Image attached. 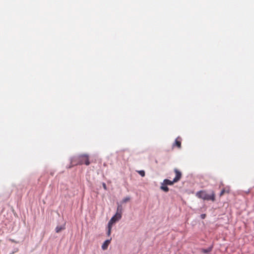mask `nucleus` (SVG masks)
I'll return each mask as SVG.
<instances>
[{
    "label": "nucleus",
    "instance_id": "obj_1",
    "mask_svg": "<svg viewBox=\"0 0 254 254\" xmlns=\"http://www.w3.org/2000/svg\"><path fill=\"white\" fill-rule=\"evenodd\" d=\"M70 164L71 166L82 164L89 165L90 164L89 156L87 154H81L74 156L71 158Z\"/></svg>",
    "mask_w": 254,
    "mask_h": 254
},
{
    "label": "nucleus",
    "instance_id": "obj_16",
    "mask_svg": "<svg viewBox=\"0 0 254 254\" xmlns=\"http://www.w3.org/2000/svg\"><path fill=\"white\" fill-rule=\"evenodd\" d=\"M206 217V214H202L201 215H200V217L201 219H204Z\"/></svg>",
    "mask_w": 254,
    "mask_h": 254
},
{
    "label": "nucleus",
    "instance_id": "obj_2",
    "mask_svg": "<svg viewBox=\"0 0 254 254\" xmlns=\"http://www.w3.org/2000/svg\"><path fill=\"white\" fill-rule=\"evenodd\" d=\"M196 196L203 200H212V201L215 200V193L213 191L211 194H208L205 191L200 190L196 193Z\"/></svg>",
    "mask_w": 254,
    "mask_h": 254
},
{
    "label": "nucleus",
    "instance_id": "obj_12",
    "mask_svg": "<svg viewBox=\"0 0 254 254\" xmlns=\"http://www.w3.org/2000/svg\"><path fill=\"white\" fill-rule=\"evenodd\" d=\"M130 197L127 196V197H126L125 198H124L123 200H122V202L123 203H126L127 202L129 201L130 200Z\"/></svg>",
    "mask_w": 254,
    "mask_h": 254
},
{
    "label": "nucleus",
    "instance_id": "obj_8",
    "mask_svg": "<svg viewBox=\"0 0 254 254\" xmlns=\"http://www.w3.org/2000/svg\"><path fill=\"white\" fill-rule=\"evenodd\" d=\"M65 225H62V226H57V227L56 228V232L57 233H59L61 231L65 229Z\"/></svg>",
    "mask_w": 254,
    "mask_h": 254
},
{
    "label": "nucleus",
    "instance_id": "obj_18",
    "mask_svg": "<svg viewBox=\"0 0 254 254\" xmlns=\"http://www.w3.org/2000/svg\"><path fill=\"white\" fill-rule=\"evenodd\" d=\"M10 241L12 242H14V241L13 240H10Z\"/></svg>",
    "mask_w": 254,
    "mask_h": 254
},
{
    "label": "nucleus",
    "instance_id": "obj_17",
    "mask_svg": "<svg viewBox=\"0 0 254 254\" xmlns=\"http://www.w3.org/2000/svg\"><path fill=\"white\" fill-rule=\"evenodd\" d=\"M103 188H104V189L105 190H106V189H107L106 185V184H105V183H103Z\"/></svg>",
    "mask_w": 254,
    "mask_h": 254
},
{
    "label": "nucleus",
    "instance_id": "obj_9",
    "mask_svg": "<svg viewBox=\"0 0 254 254\" xmlns=\"http://www.w3.org/2000/svg\"><path fill=\"white\" fill-rule=\"evenodd\" d=\"M160 189L165 192H168L169 190L168 187L164 183L161 184Z\"/></svg>",
    "mask_w": 254,
    "mask_h": 254
},
{
    "label": "nucleus",
    "instance_id": "obj_15",
    "mask_svg": "<svg viewBox=\"0 0 254 254\" xmlns=\"http://www.w3.org/2000/svg\"><path fill=\"white\" fill-rule=\"evenodd\" d=\"M225 192V190L224 189L222 190L220 193V196H221L223 195Z\"/></svg>",
    "mask_w": 254,
    "mask_h": 254
},
{
    "label": "nucleus",
    "instance_id": "obj_10",
    "mask_svg": "<svg viewBox=\"0 0 254 254\" xmlns=\"http://www.w3.org/2000/svg\"><path fill=\"white\" fill-rule=\"evenodd\" d=\"M112 225H110L109 224H108V232H107V235L109 236L111 235V229H112Z\"/></svg>",
    "mask_w": 254,
    "mask_h": 254
},
{
    "label": "nucleus",
    "instance_id": "obj_3",
    "mask_svg": "<svg viewBox=\"0 0 254 254\" xmlns=\"http://www.w3.org/2000/svg\"><path fill=\"white\" fill-rule=\"evenodd\" d=\"M121 217L122 216L120 213H116V214L110 219L108 224L110 225H113V224L116 221L119 220Z\"/></svg>",
    "mask_w": 254,
    "mask_h": 254
},
{
    "label": "nucleus",
    "instance_id": "obj_14",
    "mask_svg": "<svg viewBox=\"0 0 254 254\" xmlns=\"http://www.w3.org/2000/svg\"><path fill=\"white\" fill-rule=\"evenodd\" d=\"M211 251V249L209 248L208 249H204V250H203L202 251L204 253H208L210 252Z\"/></svg>",
    "mask_w": 254,
    "mask_h": 254
},
{
    "label": "nucleus",
    "instance_id": "obj_11",
    "mask_svg": "<svg viewBox=\"0 0 254 254\" xmlns=\"http://www.w3.org/2000/svg\"><path fill=\"white\" fill-rule=\"evenodd\" d=\"M122 208L121 205H119L117 207V211L116 213H120L122 215Z\"/></svg>",
    "mask_w": 254,
    "mask_h": 254
},
{
    "label": "nucleus",
    "instance_id": "obj_4",
    "mask_svg": "<svg viewBox=\"0 0 254 254\" xmlns=\"http://www.w3.org/2000/svg\"><path fill=\"white\" fill-rule=\"evenodd\" d=\"M174 172L176 175L175 178L173 179L174 182H175L176 183L178 182L180 180V179L182 178V173L178 170L177 169H174Z\"/></svg>",
    "mask_w": 254,
    "mask_h": 254
},
{
    "label": "nucleus",
    "instance_id": "obj_7",
    "mask_svg": "<svg viewBox=\"0 0 254 254\" xmlns=\"http://www.w3.org/2000/svg\"><path fill=\"white\" fill-rule=\"evenodd\" d=\"M163 183L165 184V185H166L167 186V185L171 186V185H173L176 182H174V180L173 181H171L168 179H165L163 181Z\"/></svg>",
    "mask_w": 254,
    "mask_h": 254
},
{
    "label": "nucleus",
    "instance_id": "obj_6",
    "mask_svg": "<svg viewBox=\"0 0 254 254\" xmlns=\"http://www.w3.org/2000/svg\"><path fill=\"white\" fill-rule=\"evenodd\" d=\"M111 239L110 240H107L104 242L102 246V248L103 250H105L107 249L109 245V244L111 242Z\"/></svg>",
    "mask_w": 254,
    "mask_h": 254
},
{
    "label": "nucleus",
    "instance_id": "obj_5",
    "mask_svg": "<svg viewBox=\"0 0 254 254\" xmlns=\"http://www.w3.org/2000/svg\"><path fill=\"white\" fill-rule=\"evenodd\" d=\"M181 141L182 139L180 137H178L176 140L175 142L173 144V147L175 146H177L178 148H181Z\"/></svg>",
    "mask_w": 254,
    "mask_h": 254
},
{
    "label": "nucleus",
    "instance_id": "obj_13",
    "mask_svg": "<svg viewBox=\"0 0 254 254\" xmlns=\"http://www.w3.org/2000/svg\"><path fill=\"white\" fill-rule=\"evenodd\" d=\"M137 172L142 177H144L145 176V172L143 170L138 171H137Z\"/></svg>",
    "mask_w": 254,
    "mask_h": 254
}]
</instances>
